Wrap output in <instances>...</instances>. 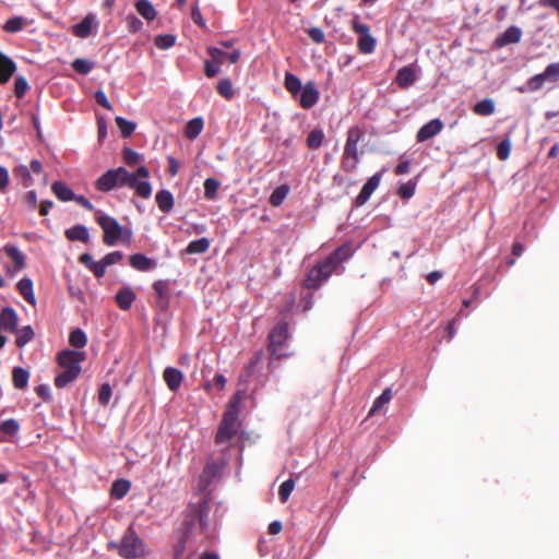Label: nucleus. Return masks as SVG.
I'll list each match as a JSON object with an SVG mask.
<instances>
[{"label": "nucleus", "instance_id": "31", "mask_svg": "<svg viewBox=\"0 0 559 559\" xmlns=\"http://www.w3.org/2000/svg\"><path fill=\"white\" fill-rule=\"evenodd\" d=\"M210 240L207 238H200L191 241L186 248L188 254H200L204 253L210 248Z\"/></svg>", "mask_w": 559, "mask_h": 559}, {"label": "nucleus", "instance_id": "32", "mask_svg": "<svg viewBox=\"0 0 559 559\" xmlns=\"http://www.w3.org/2000/svg\"><path fill=\"white\" fill-rule=\"evenodd\" d=\"M28 378H29V374L25 369H23L21 367H15L13 369L12 380H13V384L15 388H17V389L26 388Z\"/></svg>", "mask_w": 559, "mask_h": 559}, {"label": "nucleus", "instance_id": "28", "mask_svg": "<svg viewBox=\"0 0 559 559\" xmlns=\"http://www.w3.org/2000/svg\"><path fill=\"white\" fill-rule=\"evenodd\" d=\"M51 189L56 197L61 201H70L74 199L73 191L63 182L56 181L52 183Z\"/></svg>", "mask_w": 559, "mask_h": 559}, {"label": "nucleus", "instance_id": "20", "mask_svg": "<svg viewBox=\"0 0 559 559\" xmlns=\"http://www.w3.org/2000/svg\"><path fill=\"white\" fill-rule=\"evenodd\" d=\"M115 170L109 169L105 174H103L96 181V188L99 191L108 192L114 188H117V181L115 179Z\"/></svg>", "mask_w": 559, "mask_h": 559}, {"label": "nucleus", "instance_id": "5", "mask_svg": "<svg viewBox=\"0 0 559 559\" xmlns=\"http://www.w3.org/2000/svg\"><path fill=\"white\" fill-rule=\"evenodd\" d=\"M119 555L124 559H140L146 555L143 540L129 527L118 547Z\"/></svg>", "mask_w": 559, "mask_h": 559}, {"label": "nucleus", "instance_id": "18", "mask_svg": "<svg viewBox=\"0 0 559 559\" xmlns=\"http://www.w3.org/2000/svg\"><path fill=\"white\" fill-rule=\"evenodd\" d=\"M135 298V293L130 287H122L116 294V302L121 310L130 309Z\"/></svg>", "mask_w": 559, "mask_h": 559}, {"label": "nucleus", "instance_id": "63", "mask_svg": "<svg viewBox=\"0 0 559 559\" xmlns=\"http://www.w3.org/2000/svg\"><path fill=\"white\" fill-rule=\"evenodd\" d=\"M106 267L107 265L104 263L103 260H100L95 262L90 270L94 273L96 277H102L106 272Z\"/></svg>", "mask_w": 559, "mask_h": 559}, {"label": "nucleus", "instance_id": "44", "mask_svg": "<svg viewBox=\"0 0 559 559\" xmlns=\"http://www.w3.org/2000/svg\"><path fill=\"white\" fill-rule=\"evenodd\" d=\"M217 92L221 96L230 99L234 96L233 83L229 79H223L217 84Z\"/></svg>", "mask_w": 559, "mask_h": 559}, {"label": "nucleus", "instance_id": "50", "mask_svg": "<svg viewBox=\"0 0 559 559\" xmlns=\"http://www.w3.org/2000/svg\"><path fill=\"white\" fill-rule=\"evenodd\" d=\"M24 26V19L21 16L10 19L4 24V29L9 33H16Z\"/></svg>", "mask_w": 559, "mask_h": 559}, {"label": "nucleus", "instance_id": "6", "mask_svg": "<svg viewBox=\"0 0 559 559\" xmlns=\"http://www.w3.org/2000/svg\"><path fill=\"white\" fill-rule=\"evenodd\" d=\"M559 81V62L550 63L546 67L545 71L539 74H535L526 82V85L519 87L521 93L536 92L540 90L546 82L557 83Z\"/></svg>", "mask_w": 559, "mask_h": 559}, {"label": "nucleus", "instance_id": "13", "mask_svg": "<svg viewBox=\"0 0 559 559\" xmlns=\"http://www.w3.org/2000/svg\"><path fill=\"white\" fill-rule=\"evenodd\" d=\"M381 177L382 173H377L367 180L356 198L358 206L364 205L369 200L373 191L379 187Z\"/></svg>", "mask_w": 559, "mask_h": 559}, {"label": "nucleus", "instance_id": "7", "mask_svg": "<svg viewBox=\"0 0 559 559\" xmlns=\"http://www.w3.org/2000/svg\"><path fill=\"white\" fill-rule=\"evenodd\" d=\"M148 177V168L140 166L135 171H129L127 187L133 189L139 197L147 199L152 194V186L147 181Z\"/></svg>", "mask_w": 559, "mask_h": 559}, {"label": "nucleus", "instance_id": "41", "mask_svg": "<svg viewBox=\"0 0 559 559\" xmlns=\"http://www.w3.org/2000/svg\"><path fill=\"white\" fill-rule=\"evenodd\" d=\"M72 68L80 74H88L94 68V62L87 59L78 58L72 62Z\"/></svg>", "mask_w": 559, "mask_h": 559}, {"label": "nucleus", "instance_id": "64", "mask_svg": "<svg viewBox=\"0 0 559 559\" xmlns=\"http://www.w3.org/2000/svg\"><path fill=\"white\" fill-rule=\"evenodd\" d=\"M14 171L15 175L21 177L25 182L31 179L29 169L24 165L17 166Z\"/></svg>", "mask_w": 559, "mask_h": 559}, {"label": "nucleus", "instance_id": "34", "mask_svg": "<svg viewBox=\"0 0 559 559\" xmlns=\"http://www.w3.org/2000/svg\"><path fill=\"white\" fill-rule=\"evenodd\" d=\"M7 255L14 262L16 270H21L25 266L24 254L16 248L8 246L4 248Z\"/></svg>", "mask_w": 559, "mask_h": 559}, {"label": "nucleus", "instance_id": "11", "mask_svg": "<svg viewBox=\"0 0 559 559\" xmlns=\"http://www.w3.org/2000/svg\"><path fill=\"white\" fill-rule=\"evenodd\" d=\"M207 53L211 56L212 61L204 62V72L207 78H214L219 72V67L223 64V56H227L226 51L217 47H209Z\"/></svg>", "mask_w": 559, "mask_h": 559}, {"label": "nucleus", "instance_id": "4", "mask_svg": "<svg viewBox=\"0 0 559 559\" xmlns=\"http://www.w3.org/2000/svg\"><path fill=\"white\" fill-rule=\"evenodd\" d=\"M362 131L358 127H353L347 132V139L342 158V167L350 173L356 169L359 163L358 143L362 139Z\"/></svg>", "mask_w": 559, "mask_h": 559}, {"label": "nucleus", "instance_id": "14", "mask_svg": "<svg viewBox=\"0 0 559 559\" xmlns=\"http://www.w3.org/2000/svg\"><path fill=\"white\" fill-rule=\"evenodd\" d=\"M319 99V92L313 82H308L300 91L299 103L302 108H311Z\"/></svg>", "mask_w": 559, "mask_h": 559}, {"label": "nucleus", "instance_id": "29", "mask_svg": "<svg viewBox=\"0 0 559 559\" xmlns=\"http://www.w3.org/2000/svg\"><path fill=\"white\" fill-rule=\"evenodd\" d=\"M135 8L139 14L147 21H153L156 16V10L147 0H139L135 3Z\"/></svg>", "mask_w": 559, "mask_h": 559}, {"label": "nucleus", "instance_id": "59", "mask_svg": "<svg viewBox=\"0 0 559 559\" xmlns=\"http://www.w3.org/2000/svg\"><path fill=\"white\" fill-rule=\"evenodd\" d=\"M10 183L9 171L5 167L0 166V191L4 192Z\"/></svg>", "mask_w": 559, "mask_h": 559}, {"label": "nucleus", "instance_id": "15", "mask_svg": "<svg viewBox=\"0 0 559 559\" xmlns=\"http://www.w3.org/2000/svg\"><path fill=\"white\" fill-rule=\"evenodd\" d=\"M442 128L443 123L440 119L437 118L430 120L429 122L424 124L417 132V141L424 142L433 138L435 135L441 132Z\"/></svg>", "mask_w": 559, "mask_h": 559}, {"label": "nucleus", "instance_id": "22", "mask_svg": "<svg viewBox=\"0 0 559 559\" xmlns=\"http://www.w3.org/2000/svg\"><path fill=\"white\" fill-rule=\"evenodd\" d=\"M66 236L71 241L88 242L90 234L85 226L76 225L66 230Z\"/></svg>", "mask_w": 559, "mask_h": 559}, {"label": "nucleus", "instance_id": "21", "mask_svg": "<svg viewBox=\"0 0 559 559\" xmlns=\"http://www.w3.org/2000/svg\"><path fill=\"white\" fill-rule=\"evenodd\" d=\"M14 71L15 63L0 51V83L8 82Z\"/></svg>", "mask_w": 559, "mask_h": 559}, {"label": "nucleus", "instance_id": "1", "mask_svg": "<svg viewBox=\"0 0 559 559\" xmlns=\"http://www.w3.org/2000/svg\"><path fill=\"white\" fill-rule=\"evenodd\" d=\"M85 359V354L78 350H63L58 356L59 366L62 368L56 379L55 384L58 388H64L75 380L81 373V362Z\"/></svg>", "mask_w": 559, "mask_h": 559}, {"label": "nucleus", "instance_id": "47", "mask_svg": "<svg viewBox=\"0 0 559 559\" xmlns=\"http://www.w3.org/2000/svg\"><path fill=\"white\" fill-rule=\"evenodd\" d=\"M122 158L128 166L136 165L143 159L142 155L129 147L123 150Z\"/></svg>", "mask_w": 559, "mask_h": 559}, {"label": "nucleus", "instance_id": "24", "mask_svg": "<svg viewBox=\"0 0 559 559\" xmlns=\"http://www.w3.org/2000/svg\"><path fill=\"white\" fill-rule=\"evenodd\" d=\"M191 510L195 513L193 519L191 520L190 524L199 523V524H205L207 521L206 514L209 511V502L205 499H202L200 502H198L197 506H192Z\"/></svg>", "mask_w": 559, "mask_h": 559}, {"label": "nucleus", "instance_id": "9", "mask_svg": "<svg viewBox=\"0 0 559 559\" xmlns=\"http://www.w3.org/2000/svg\"><path fill=\"white\" fill-rule=\"evenodd\" d=\"M352 26L355 33L359 35L357 47L361 53H371L376 47V39L370 34L369 26L354 19Z\"/></svg>", "mask_w": 559, "mask_h": 559}, {"label": "nucleus", "instance_id": "17", "mask_svg": "<svg viewBox=\"0 0 559 559\" xmlns=\"http://www.w3.org/2000/svg\"><path fill=\"white\" fill-rule=\"evenodd\" d=\"M163 378L170 391H177L182 382L183 374L179 369L167 367L164 370Z\"/></svg>", "mask_w": 559, "mask_h": 559}, {"label": "nucleus", "instance_id": "2", "mask_svg": "<svg viewBox=\"0 0 559 559\" xmlns=\"http://www.w3.org/2000/svg\"><path fill=\"white\" fill-rule=\"evenodd\" d=\"M241 401V392L235 393L231 397L215 436L216 444L228 442L236 435L239 425L238 413Z\"/></svg>", "mask_w": 559, "mask_h": 559}, {"label": "nucleus", "instance_id": "56", "mask_svg": "<svg viewBox=\"0 0 559 559\" xmlns=\"http://www.w3.org/2000/svg\"><path fill=\"white\" fill-rule=\"evenodd\" d=\"M415 183L412 182V181H408L406 183H403L400 188H399V195L401 198H404V199H409L414 195L415 193Z\"/></svg>", "mask_w": 559, "mask_h": 559}, {"label": "nucleus", "instance_id": "40", "mask_svg": "<svg viewBox=\"0 0 559 559\" xmlns=\"http://www.w3.org/2000/svg\"><path fill=\"white\" fill-rule=\"evenodd\" d=\"M69 342L73 347L83 348L86 345L87 337L82 330L76 329L71 332Z\"/></svg>", "mask_w": 559, "mask_h": 559}, {"label": "nucleus", "instance_id": "8", "mask_svg": "<svg viewBox=\"0 0 559 559\" xmlns=\"http://www.w3.org/2000/svg\"><path fill=\"white\" fill-rule=\"evenodd\" d=\"M340 265L329 257L325 261L318 266L310 270L306 280V285L309 288H316L321 282L325 281Z\"/></svg>", "mask_w": 559, "mask_h": 559}, {"label": "nucleus", "instance_id": "19", "mask_svg": "<svg viewBox=\"0 0 559 559\" xmlns=\"http://www.w3.org/2000/svg\"><path fill=\"white\" fill-rule=\"evenodd\" d=\"M522 31L518 26H510L504 33L496 39L498 46H506L509 44H515L521 40Z\"/></svg>", "mask_w": 559, "mask_h": 559}, {"label": "nucleus", "instance_id": "3", "mask_svg": "<svg viewBox=\"0 0 559 559\" xmlns=\"http://www.w3.org/2000/svg\"><path fill=\"white\" fill-rule=\"evenodd\" d=\"M95 219L104 231L103 240L107 246H115L119 240L130 239L131 231L124 229L116 218L98 211Z\"/></svg>", "mask_w": 559, "mask_h": 559}, {"label": "nucleus", "instance_id": "12", "mask_svg": "<svg viewBox=\"0 0 559 559\" xmlns=\"http://www.w3.org/2000/svg\"><path fill=\"white\" fill-rule=\"evenodd\" d=\"M227 461L222 459L219 463L209 461L200 476V484L203 489L212 484L214 478L221 475L222 469L226 465Z\"/></svg>", "mask_w": 559, "mask_h": 559}, {"label": "nucleus", "instance_id": "51", "mask_svg": "<svg viewBox=\"0 0 559 559\" xmlns=\"http://www.w3.org/2000/svg\"><path fill=\"white\" fill-rule=\"evenodd\" d=\"M511 146H512V144L509 139H506L499 143V145L497 147V154L501 160H506L509 158L510 153H511Z\"/></svg>", "mask_w": 559, "mask_h": 559}, {"label": "nucleus", "instance_id": "38", "mask_svg": "<svg viewBox=\"0 0 559 559\" xmlns=\"http://www.w3.org/2000/svg\"><path fill=\"white\" fill-rule=\"evenodd\" d=\"M285 87L293 95L298 94L302 90L300 80L292 73H286L285 75Z\"/></svg>", "mask_w": 559, "mask_h": 559}, {"label": "nucleus", "instance_id": "37", "mask_svg": "<svg viewBox=\"0 0 559 559\" xmlns=\"http://www.w3.org/2000/svg\"><path fill=\"white\" fill-rule=\"evenodd\" d=\"M392 399V393L390 389H385L381 395L374 401L372 407L369 411V416L374 415L382 406L388 404Z\"/></svg>", "mask_w": 559, "mask_h": 559}, {"label": "nucleus", "instance_id": "61", "mask_svg": "<svg viewBox=\"0 0 559 559\" xmlns=\"http://www.w3.org/2000/svg\"><path fill=\"white\" fill-rule=\"evenodd\" d=\"M95 99L96 102L103 106L104 108L108 109V110H111V104L110 102L108 100L106 94L103 92V91H97L95 93Z\"/></svg>", "mask_w": 559, "mask_h": 559}, {"label": "nucleus", "instance_id": "39", "mask_svg": "<svg viewBox=\"0 0 559 559\" xmlns=\"http://www.w3.org/2000/svg\"><path fill=\"white\" fill-rule=\"evenodd\" d=\"M34 337V331L29 325H26L17 331L15 343L19 347H23Z\"/></svg>", "mask_w": 559, "mask_h": 559}, {"label": "nucleus", "instance_id": "33", "mask_svg": "<svg viewBox=\"0 0 559 559\" xmlns=\"http://www.w3.org/2000/svg\"><path fill=\"white\" fill-rule=\"evenodd\" d=\"M474 112L479 116H489L495 112V102L491 98H485L474 106Z\"/></svg>", "mask_w": 559, "mask_h": 559}, {"label": "nucleus", "instance_id": "54", "mask_svg": "<svg viewBox=\"0 0 559 559\" xmlns=\"http://www.w3.org/2000/svg\"><path fill=\"white\" fill-rule=\"evenodd\" d=\"M115 170V179L117 181V188L127 187L129 170L124 167H118Z\"/></svg>", "mask_w": 559, "mask_h": 559}, {"label": "nucleus", "instance_id": "30", "mask_svg": "<svg viewBox=\"0 0 559 559\" xmlns=\"http://www.w3.org/2000/svg\"><path fill=\"white\" fill-rule=\"evenodd\" d=\"M131 484L127 479H117L111 485L110 495L117 499L123 498L130 490Z\"/></svg>", "mask_w": 559, "mask_h": 559}, {"label": "nucleus", "instance_id": "36", "mask_svg": "<svg viewBox=\"0 0 559 559\" xmlns=\"http://www.w3.org/2000/svg\"><path fill=\"white\" fill-rule=\"evenodd\" d=\"M115 120L123 138L130 136L135 130V123L132 121H129L120 116L116 117Z\"/></svg>", "mask_w": 559, "mask_h": 559}, {"label": "nucleus", "instance_id": "27", "mask_svg": "<svg viewBox=\"0 0 559 559\" xmlns=\"http://www.w3.org/2000/svg\"><path fill=\"white\" fill-rule=\"evenodd\" d=\"M17 289L27 302L35 305L36 299L33 293V283L29 278H22L17 283Z\"/></svg>", "mask_w": 559, "mask_h": 559}, {"label": "nucleus", "instance_id": "55", "mask_svg": "<svg viewBox=\"0 0 559 559\" xmlns=\"http://www.w3.org/2000/svg\"><path fill=\"white\" fill-rule=\"evenodd\" d=\"M111 386L108 383H104L98 393V401L103 405H107L109 403V400L111 397Z\"/></svg>", "mask_w": 559, "mask_h": 559}, {"label": "nucleus", "instance_id": "42", "mask_svg": "<svg viewBox=\"0 0 559 559\" xmlns=\"http://www.w3.org/2000/svg\"><path fill=\"white\" fill-rule=\"evenodd\" d=\"M288 193V187L286 186H280L277 187L270 197V203L273 206H278L283 203L284 199L286 198Z\"/></svg>", "mask_w": 559, "mask_h": 559}, {"label": "nucleus", "instance_id": "49", "mask_svg": "<svg viewBox=\"0 0 559 559\" xmlns=\"http://www.w3.org/2000/svg\"><path fill=\"white\" fill-rule=\"evenodd\" d=\"M176 43V37L170 34L158 35L155 38V45L160 49H168Z\"/></svg>", "mask_w": 559, "mask_h": 559}, {"label": "nucleus", "instance_id": "10", "mask_svg": "<svg viewBox=\"0 0 559 559\" xmlns=\"http://www.w3.org/2000/svg\"><path fill=\"white\" fill-rule=\"evenodd\" d=\"M287 332H288V329H287V324H285V323L278 324L271 331L269 338H270V350H271L272 355L277 356V357H281L283 355L282 346L287 338Z\"/></svg>", "mask_w": 559, "mask_h": 559}, {"label": "nucleus", "instance_id": "35", "mask_svg": "<svg viewBox=\"0 0 559 559\" xmlns=\"http://www.w3.org/2000/svg\"><path fill=\"white\" fill-rule=\"evenodd\" d=\"M203 129V120L202 118L191 119L186 127V136L189 139H195Z\"/></svg>", "mask_w": 559, "mask_h": 559}, {"label": "nucleus", "instance_id": "26", "mask_svg": "<svg viewBox=\"0 0 559 559\" xmlns=\"http://www.w3.org/2000/svg\"><path fill=\"white\" fill-rule=\"evenodd\" d=\"M156 203L162 212L168 213L174 206V197L168 190H162L156 194Z\"/></svg>", "mask_w": 559, "mask_h": 559}, {"label": "nucleus", "instance_id": "16", "mask_svg": "<svg viewBox=\"0 0 559 559\" xmlns=\"http://www.w3.org/2000/svg\"><path fill=\"white\" fill-rule=\"evenodd\" d=\"M96 24V16L94 14H87L80 23L73 25V34L80 38H87Z\"/></svg>", "mask_w": 559, "mask_h": 559}, {"label": "nucleus", "instance_id": "52", "mask_svg": "<svg viewBox=\"0 0 559 559\" xmlns=\"http://www.w3.org/2000/svg\"><path fill=\"white\" fill-rule=\"evenodd\" d=\"M28 90V83L26 81L25 78L23 76H17L15 79V83H14V93L15 95L21 98L25 95V93L27 92Z\"/></svg>", "mask_w": 559, "mask_h": 559}, {"label": "nucleus", "instance_id": "62", "mask_svg": "<svg viewBox=\"0 0 559 559\" xmlns=\"http://www.w3.org/2000/svg\"><path fill=\"white\" fill-rule=\"evenodd\" d=\"M191 19H192V21H193L195 24H198V25H200V26H202V27H205V26H206V24H205V22H204V20H203V17H202V14H201V12H200V9H199V7H198V4H195V5L192 8V10H191Z\"/></svg>", "mask_w": 559, "mask_h": 559}, {"label": "nucleus", "instance_id": "58", "mask_svg": "<svg viewBox=\"0 0 559 559\" xmlns=\"http://www.w3.org/2000/svg\"><path fill=\"white\" fill-rule=\"evenodd\" d=\"M155 293L159 298H164L168 293V283L166 281H157L153 285Z\"/></svg>", "mask_w": 559, "mask_h": 559}, {"label": "nucleus", "instance_id": "48", "mask_svg": "<svg viewBox=\"0 0 559 559\" xmlns=\"http://www.w3.org/2000/svg\"><path fill=\"white\" fill-rule=\"evenodd\" d=\"M295 488V481L293 479L285 480L278 489L280 500L286 502Z\"/></svg>", "mask_w": 559, "mask_h": 559}, {"label": "nucleus", "instance_id": "45", "mask_svg": "<svg viewBox=\"0 0 559 559\" xmlns=\"http://www.w3.org/2000/svg\"><path fill=\"white\" fill-rule=\"evenodd\" d=\"M324 139V134L321 130H312L307 139V144L310 148L316 150L321 146Z\"/></svg>", "mask_w": 559, "mask_h": 559}, {"label": "nucleus", "instance_id": "57", "mask_svg": "<svg viewBox=\"0 0 559 559\" xmlns=\"http://www.w3.org/2000/svg\"><path fill=\"white\" fill-rule=\"evenodd\" d=\"M307 33L309 37L316 43V44H322L324 41L325 35L324 32L319 27H311L307 29Z\"/></svg>", "mask_w": 559, "mask_h": 559}, {"label": "nucleus", "instance_id": "46", "mask_svg": "<svg viewBox=\"0 0 559 559\" xmlns=\"http://www.w3.org/2000/svg\"><path fill=\"white\" fill-rule=\"evenodd\" d=\"M219 182L214 178H207L204 181V197L207 200H213L216 195Z\"/></svg>", "mask_w": 559, "mask_h": 559}, {"label": "nucleus", "instance_id": "60", "mask_svg": "<svg viewBox=\"0 0 559 559\" xmlns=\"http://www.w3.org/2000/svg\"><path fill=\"white\" fill-rule=\"evenodd\" d=\"M121 259H122V253L120 251H114V252L106 254L103 258V261L107 266H109V265H112V264L119 262Z\"/></svg>", "mask_w": 559, "mask_h": 559}, {"label": "nucleus", "instance_id": "23", "mask_svg": "<svg viewBox=\"0 0 559 559\" xmlns=\"http://www.w3.org/2000/svg\"><path fill=\"white\" fill-rule=\"evenodd\" d=\"M395 81L401 87H408L416 81V73L413 68L403 67L399 70Z\"/></svg>", "mask_w": 559, "mask_h": 559}, {"label": "nucleus", "instance_id": "43", "mask_svg": "<svg viewBox=\"0 0 559 559\" xmlns=\"http://www.w3.org/2000/svg\"><path fill=\"white\" fill-rule=\"evenodd\" d=\"M353 253L349 245H344L334 251L330 257L338 264L348 259Z\"/></svg>", "mask_w": 559, "mask_h": 559}, {"label": "nucleus", "instance_id": "25", "mask_svg": "<svg viewBox=\"0 0 559 559\" xmlns=\"http://www.w3.org/2000/svg\"><path fill=\"white\" fill-rule=\"evenodd\" d=\"M130 265L139 271H147L154 267L155 263L147 257L135 253L130 257Z\"/></svg>", "mask_w": 559, "mask_h": 559}, {"label": "nucleus", "instance_id": "53", "mask_svg": "<svg viewBox=\"0 0 559 559\" xmlns=\"http://www.w3.org/2000/svg\"><path fill=\"white\" fill-rule=\"evenodd\" d=\"M19 423L15 419H7L1 424V431L5 435L13 436L19 431Z\"/></svg>", "mask_w": 559, "mask_h": 559}]
</instances>
